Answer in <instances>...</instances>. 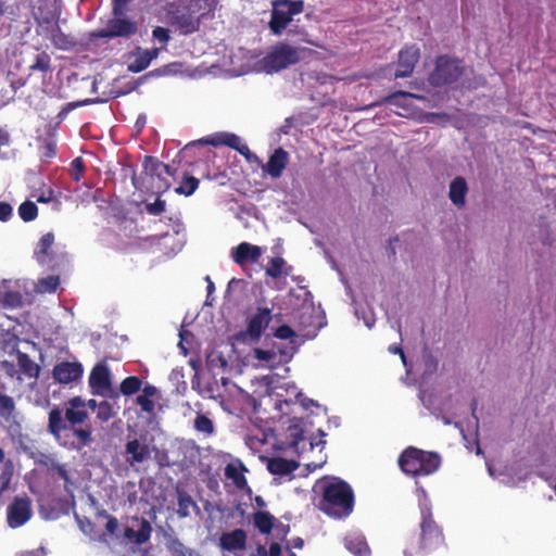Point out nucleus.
<instances>
[{"instance_id":"f3484780","label":"nucleus","mask_w":556,"mask_h":556,"mask_svg":"<svg viewBox=\"0 0 556 556\" xmlns=\"http://www.w3.org/2000/svg\"><path fill=\"white\" fill-rule=\"evenodd\" d=\"M271 311L269 308H258L257 312L252 316L248 326V333L257 339L261 337L262 332L267 328L271 315Z\"/></svg>"},{"instance_id":"3c124183","label":"nucleus","mask_w":556,"mask_h":556,"mask_svg":"<svg viewBox=\"0 0 556 556\" xmlns=\"http://www.w3.org/2000/svg\"><path fill=\"white\" fill-rule=\"evenodd\" d=\"M68 404H70L68 408H71V409H84V407L86 405L85 402L79 396L73 397Z\"/></svg>"},{"instance_id":"2f4dec72","label":"nucleus","mask_w":556,"mask_h":556,"mask_svg":"<svg viewBox=\"0 0 556 556\" xmlns=\"http://www.w3.org/2000/svg\"><path fill=\"white\" fill-rule=\"evenodd\" d=\"M60 283L58 276H48L41 278L36 283V291L39 293H52L56 290Z\"/></svg>"},{"instance_id":"ea45409f","label":"nucleus","mask_w":556,"mask_h":556,"mask_svg":"<svg viewBox=\"0 0 556 556\" xmlns=\"http://www.w3.org/2000/svg\"><path fill=\"white\" fill-rule=\"evenodd\" d=\"M114 415H115V412L110 403H108L105 401L99 403L98 410H97V417L100 420L108 421L109 419L114 417Z\"/></svg>"},{"instance_id":"9d476101","label":"nucleus","mask_w":556,"mask_h":556,"mask_svg":"<svg viewBox=\"0 0 556 556\" xmlns=\"http://www.w3.org/2000/svg\"><path fill=\"white\" fill-rule=\"evenodd\" d=\"M199 142L213 147L227 146L236 149L243 155L249 152V148L245 144H241V139L238 136L229 132L215 134L211 137L201 139Z\"/></svg>"},{"instance_id":"13d9d810","label":"nucleus","mask_w":556,"mask_h":556,"mask_svg":"<svg viewBox=\"0 0 556 556\" xmlns=\"http://www.w3.org/2000/svg\"><path fill=\"white\" fill-rule=\"evenodd\" d=\"M155 170H157V175L159 176L163 172L166 173L167 175H174V173L172 172V169H170V167L168 165L161 164V163L156 165Z\"/></svg>"},{"instance_id":"5fc2aeb1","label":"nucleus","mask_w":556,"mask_h":556,"mask_svg":"<svg viewBox=\"0 0 556 556\" xmlns=\"http://www.w3.org/2000/svg\"><path fill=\"white\" fill-rule=\"evenodd\" d=\"M389 351H390L391 353H393V354H399V355L401 356L402 363H403L404 365H406V356H405V354H404V352H403L402 348L396 346V345H390V346H389Z\"/></svg>"},{"instance_id":"1a4fd4ad","label":"nucleus","mask_w":556,"mask_h":556,"mask_svg":"<svg viewBox=\"0 0 556 556\" xmlns=\"http://www.w3.org/2000/svg\"><path fill=\"white\" fill-rule=\"evenodd\" d=\"M218 546L224 551L238 555L245 549L247 533L242 529H235L220 535Z\"/></svg>"},{"instance_id":"39448f33","label":"nucleus","mask_w":556,"mask_h":556,"mask_svg":"<svg viewBox=\"0 0 556 556\" xmlns=\"http://www.w3.org/2000/svg\"><path fill=\"white\" fill-rule=\"evenodd\" d=\"M464 75V67L446 56H440L437 60L435 70L429 77L432 86H444L457 81Z\"/></svg>"},{"instance_id":"72a5a7b5","label":"nucleus","mask_w":556,"mask_h":556,"mask_svg":"<svg viewBox=\"0 0 556 556\" xmlns=\"http://www.w3.org/2000/svg\"><path fill=\"white\" fill-rule=\"evenodd\" d=\"M142 381L135 376L127 377L121 383V392L124 395H132L141 389Z\"/></svg>"},{"instance_id":"cd10ccee","label":"nucleus","mask_w":556,"mask_h":556,"mask_svg":"<svg viewBox=\"0 0 556 556\" xmlns=\"http://www.w3.org/2000/svg\"><path fill=\"white\" fill-rule=\"evenodd\" d=\"M43 464L48 468V470L56 472L64 480V482H65L64 488L68 492L70 485L72 484V482H71V479H70V476H68V472H67L65 466L59 464L55 459L50 458V457L47 458L43 462Z\"/></svg>"},{"instance_id":"a19ab883","label":"nucleus","mask_w":556,"mask_h":556,"mask_svg":"<svg viewBox=\"0 0 556 556\" xmlns=\"http://www.w3.org/2000/svg\"><path fill=\"white\" fill-rule=\"evenodd\" d=\"M136 402L141 407L142 412H146L150 415L154 414L155 403L153 399L138 395Z\"/></svg>"},{"instance_id":"ddd939ff","label":"nucleus","mask_w":556,"mask_h":556,"mask_svg":"<svg viewBox=\"0 0 556 556\" xmlns=\"http://www.w3.org/2000/svg\"><path fill=\"white\" fill-rule=\"evenodd\" d=\"M469 191L466 179L462 176L455 177L448 186V199L458 210L466 206V197Z\"/></svg>"},{"instance_id":"c9c22d12","label":"nucleus","mask_w":556,"mask_h":556,"mask_svg":"<svg viewBox=\"0 0 556 556\" xmlns=\"http://www.w3.org/2000/svg\"><path fill=\"white\" fill-rule=\"evenodd\" d=\"M38 208L36 204L31 201H26L22 203L18 207V214L21 218L25 222H30L36 218Z\"/></svg>"},{"instance_id":"052dcab7","label":"nucleus","mask_w":556,"mask_h":556,"mask_svg":"<svg viewBox=\"0 0 556 556\" xmlns=\"http://www.w3.org/2000/svg\"><path fill=\"white\" fill-rule=\"evenodd\" d=\"M72 167L77 170V172H81L83 170V161L80 157H77L75 159L73 162H72Z\"/></svg>"},{"instance_id":"f704fd0d","label":"nucleus","mask_w":556,"mask_h":556,"mask_svg":"<svg viewBox=\"0 0 556 556\" xmlns=\"http://www.w3.org/2000/svg\"><path fill=\"white\" fill-rule=\"evenodd\" d=\"M198 186L199 180L195 177L185 175L181 185L177 187L175 191L179 194L191 195L197 190Z\"/></svg>"},{"instance_id":"393cba45","label":"nucleus","mask_w":556,"mask_h":556,"mask_svg":"<svg viewBox=\"0 0 556 556\" xmlns=\"http://www.w3.org/2000/svg\"><path fill=\"white\" fill-rule=\"evenodd\" d=\"M17 363L22 371L30 378L39 376L40 367L27 354L18 353Z\"/></svg>"},{"instance_id":"dca6fc26","label":"nucleus","mask_w":556,"mask_h":556,"mask_svg":"<svg viewBox=\"0 0 556 556\" xmlns=\"http://www.w3.org/2000/svg\"><path fill=\"white\" fill-rule=\"evenodd\" d=\"M288 161V152L282 148L276 149L266 165L263 166V170L268 173L273 178H279L286 168Z\"/></svg>"},{"instance_id":"20e7f679","label":"nucleus","mask_w":556,"mask_h":556,"mask_svg":"<svg viewBox=\"0 0 556 556\" xmlns=\"http://www.w3.org/2000/svg\"><path fill=\"white\" fill-rule=\"evenodd\" d=\"M304 9L303 1L276 0L273 2L269 27L275 35H280L292 21V16L300 14Z\"/></svg>"},{"instance_id":"4be33fe9","label":"nucleus","mask_w":556,"mask_h":556,"mask_svg":"<svg viewBox=\"0 0 556 556\" xmlns=\"http://www.w3.org/2000/svg\"><path fill=\"white\" fill-rule=\"evenodd\" d=\"M267 468L273 475H288L298 468V464L285 458H273L268 462Z\"/></svg>"},{"instance_id":"864d4df0","label":"nucleus","mask_w":556,"mask_h":556,"mask_svg":"<svg viewBox=\"0 0 556 556\" xmlns=\"http://www.w3.org/2000/svg\"><path fill=\"white\" fill-rule=\"evenodd\" d=\"M48 63L42 59H37L36 63H34L30 66V70H39V71H47L48 70Z\"/></svg>"},{"instance_id":"e433bc0d","label":"nucleus","mask_w":556,"mask_h":556,"mask_svg":"<svg viewBox=\"0 0 556 556\" xmlns=\"http://www.w3.org/2000/svg\"><path fill=\"white\" fill-rule=\"evenodd\" d=\"M285 260L282 257H274L270 260L266 274L271 278H279L283 275Z\"/></svg>"},{"instance_id":"412c9836","label":"nucleus","mask_w":556,"mask_h":556,"mask_svg":"<svg viewBox=\"0 0 556 556\" xmlns=\"http://www.w3.org/2000/svg\"><path fill=\"white\" fill-rule=\"evenodd\" d=\"M442 541L440 531L433 526L431 521H424L421 525V544L424 547H429L432 544H438Z\"/></svg>"},{"instance_id":"4c0bfd02","label":"nucleus","mask_w":556,"mask_h":556,"mask_svg":"<svg viewBox=\"0 0 556 556\" xmlns=\"http://www.w3.org/2000/svg\"><path fill=\"white\" fill-rule=\"evenodd\" d=\"M14 409V400L9 395L0 393V415L4 418H10Z\"/></svg>"},{"instance_id":"a878e982","label":"nucleus","mask_w":556,"mask_h":556,"mask_svg":"<svg viewBox=\"0 0 556 556\" xmlns=\"http://www.w3.org/2000/svg\"><path fill=\"white\" fill-rule=\"evenodd\" d=\"M49 431L54 435L59 437L61 431L66 428L65 422L62 418V413L59 408H53L49 413V424H48Z\"/></svg>"},{"instance_id":"7ed1b4c3","label":"nucleus","mask_w":556,"mask_h":556,"mask_svg":"<svg viewBox=\"0 0 556 556\" xmlns=\"http://www.w3.org/2000/svg\"><path fill=\"white\" fill-rule=\"evenodd\" d=\"M307 52L311 51L306 48H293L285 43L278 45L258 62L257 71L268 74L279 72L298 63Z\"/></svg>"},{"instance_id":"4468645a","label":"nucleus","mask_w":556,"mask_h":556,"mask_svg":"<svg viewBox=\"0 0 556 556\" xmlns=\"http://www.w3.org/2000/svg\"><path fill=\"white\" fill-rule=\"evenodd\" d=\"M137 31L134 22L122 18H114L109 22L106 28L101 33L102 37H128Z\"/></svg>"},{"instance_id":"0eeeda50","label":"nucleus","mask_w":556,"mask_h":556,"mask_svg":"<svg viewBox=\"0 0 556 556\" xmlns=\"http://www.w3.org/2000/svg\"><path fill=\"white\" fill-rule=\"evenodd\" d=\"M33 515L31 503L27 497H15L7 508V519L11 528L26 523Z\"/></svg>"},{"instance_id":"6e6d98bb","label":"nucleus","mask_w":556,"mask_h":556,"mask_svg":"<svg viewBox=\"0 0 556 556\" xmlns=\"http://www.w3.org/2000/svg\"><path fill=\"white\" fill-rule=\"evenodd\" d=\"M136 535H137V534H136V528H135V526H134V525H132V526H130V527H127V528L125 529V536H126L128 540L134 541V542H136V543H137V536H136Z\"/></svg>"},{"instance_id":"79ce46f5","label":"nucleus","mask_w":556,"mask_h":556,"mask_svg":"<svg viewBox=\"0 0 556 556\" xmlns=\"http://www.w3.org/2000/svg\"><path fill=\"white\" fill-rule=\"evenodd\" d=\"M167 548L170 552L172 556H180L185 552V549H187V546H185L177 539H170L167 543Z\"/></svg>"},{"instance_id":"473e14b6","label":"nucleus","mask_w":556,"mask_h":556,"mask_svg":"<svg viewBox=\"0 0 556 556\" xmlns=\"http://www.w3.org/2000/svg\"><path fill=\"white\" fill-rule=\"evenodd\" d=\"M346 547L356 556H368L370 553L367 543L359 538L349 539L346 541Z\"/></svg>"},{"instance_id":"de8ad7c7","label":"nucleus","mask_w":556,"mask_h":556,"mask_svg":"<svg viewBox=\"0 0 556 556\" xmlns=\"http://www.w3.org/2000/svg\"><path fill=\"white\" fill-rule=\"evenodd\" d=\"M4 301L11 306H18L22 303V296L17 292H8Z\"/></svg>"},{"instance_id":"c85d7f7f","label":"nucleus","mask_w":556,"mask_h":556,"mask_svg":"<svg viewBox=\"0 0 556 556\" xmlns=\"http://www.w3.org/2000/svg\"><path fill=\"white\" fill-rule=\"evenodd\" d=\"M193 427L198 432H201L206 437H210L215 432V426L213 420L203 414L197 415L193 421Z\"/></svg>"},{"instance_id":"680f3d73","label":"nucleus","mask_w":556,"mask_h":556,"mask_svg":"<svg viewBox=\"0 0 556 556\" xmlns=\"http://www.w3.org/2000/svg\"><path fill=\"white\" fill-rule=\"evenodd\" d=\"M180 556H199L193 549L187 547Z\"/></svg>"},{"instance_id":"e2e57ef3","label":"nucleus","mask_w":556,"mask_h":556,"mask_svg":"<svg viewBox=\"0 0 556 556\" xmlns=\"http://www.w3.org/2000/svg\"><path fill=\"white\" fill-rule=\"evenodd\" d=\"M205 280H206V281H207V283H208V285H207V292H208V293L213 292V290H214V283L212 282L211 278L207 276V277L205 278Z\"/></svg>"},{"instance_id":"7c9ffc66","label":"nucleus","mask_w":556,"mask_h":556,"mask_svg":"<svg viewBox=\"0 0 556 556\" xmlns=\"http://www.w3.org/2000/svg\"><path fill=\"white\" fill-rule=\"evenodd\" d=\"M253 353L255 358L262 363V366L273 368L277 364V354L275 351L255 348Z\"/></svg>"},{"instance_id":"f257e3e1","label":"nucleus","mask_w":556,"mask_h":556,"mask_svg":"<svg viewBox=\"0 0 556 556\" xmlns=\"http://www.w3.org/2000/svg\"><path fill=\"white\" fill-rule=\"evenodd\" d=\"M353 501L354 496L350 485L342 480H332L323 486V500L319 503V508L331 517L342 518L352 511Z\"/></svg>"},{"instance_id":"8fccbe9b","label":"nucleus","mask_w":556,"mask_h":556,"mask_svg":"<svg viewBox=\"0 0 556 556\" xmlns=\"http://www.w3.org/2000/svg\"><path fill=\"white\" fill-rule=\"evenodd\" d=\"M130 0H114V8H113V12L114 14L117 16V15H121L126 7V4L129 2Z\"/></svg>"},{"instance_id":"0e129e2a","label":"nucleus","mask_w":556,"mask_h":556,"mask_svg":"<svg viewBox=\"0 0 556 556\" xmlns=\"http://www.w3.org/2000/svg\"><path fill=\"white\" fill-rule=\"evenodd\" d=\"M87 405H88L91 409H96V408L98 409V405H99V404L97 403V401H96V400H89V401H88V403H87Z\"/></svg>"},{"instance_id":"c756f323","label":"nucleus","mask_w":556,"mask_h":556,"mask_svg":"<svg viewBox=\"0 0 556 556\" xmlns=\"http://www.w3.org/2000/svg\"><path fill=\"white\" fill-rule=\"evenodd\" d=\"M197 508L192 497L185 492L178 493V509L177 514L181 518H186L190 515L191 509Z\"/></svg>"},{"instance_id":"338daca9","label":"nucleus","mask_w":556,"mask_h":556,"mask_svg":"<svg viewBox=\"0 0 556 556\" xmlns=\"http://www.w3.org/2000/svg\"><path fill=\"white\" fill-rule=\"evenodd\" d=\"M488 472L491 477L495 478L496 473L492 466H488Z\"/></svg>"},{"instance_id":"c03bdc74","label":"nucleus","mask_w":556,"mask_h":556,"mask_svg":"<svg viewBox=\"0 0 556 556\" xmlns=\"http://www.w3.org/2000/svg\"><path fill=\"white\" fill-rule=\"evenodd\" d=\"M74 434L79 439V441L86 445L91 441V430L90 429H75Z\"/></svg>"},{"instance_id":"a18cd8bd","label":"nucleus","mask_w":556,"mask_h":556,"mask_svg":"<svg viewBox=\"0 0 556 556\" xmlns=\"http://www.w3.org/2000/svg\"><path fill=\"white\" fill-rule=\"evenodd\" d=\"M147 210L149 213L157 215L165 210V202L161 200H156L154 203L148 204Z\"/></svg>"},{"instance_id":"69168bd1","label":"nucleus","mask_w":556,"mask_h":556,"mask_svg":"<svg viewBox=\"0 0 556 556\" xmlns=\"http://www.w3.org/2000/svg\"><path fill=\"white\" fill-rule=\"evenodd\" d=\"M255 502H256L257 506H260V507L265 506V502L261 496H256Z\"/></svg>"},{"instance_id":"58836bf2","label":"nucleus","mask_w":556,"mask_h":556,"mask_svg":"<svg viewBox=\"0 0 556 556\" xmlns=\"http://www.w3.org/2000/svg\"><path fill=\"white\" fill-rule=\"evenodd\" d=\"M88 414L85 409H71L66 408L65 410V419L72 425H80L85 422Z\"/></svg>"},{"instance_id":"774afa93","label":"nucleus","mask_w":556,"mask_h":556,"mask_svg":"<svg viewBox=\"0 0 556 556\" xmlns=\"http://www.w3.org/2000/svg\"><path fill=\"white\" fill-rule=\"evenodd\" d=\"M169 188V184H164L163 186H159L157 189L161 190L163 189L164 191L167 190Z\"/></svg>"},{"instance_id":"a211bd4d","label":"nucleus","mask_w":556,"mask_h":556,"mask_svg":"<svg viewBox=\"0 0 556 556\" xmlns=\"http://www.w3.org/2000/svg\"><path fill=\"white\" fill-rule=\"evenodd\" d=\"M159 53V48H153L150 50L137 48V50L134 52L135 60L128 66L129 71L132 73L144 71L150 65L151 61L157 58Z\"/></svg>"},{"instance_id":"49530a36","label":"nucleus","mask_w":556,"mask_h":556,"mask_svg":"<svg viewBox=\"0 0 556 556\" xmlns=\"http://www.w3.org/2000/svg\"><path fill=\"white\" fill-rule=\"evenodd\" d=\"M13 208L12 206L7 202H0V220L5 222L8 220L12 215Z\"/></svg>"},{"instance_id":"09e8293b","label":"nucleus","mask_w":556,"mask_h":556,"mask_svg":"<svg viewBox=\"0 0 556 556\" xmlns=\"http://www.w3.org/2000/svg\"><path fill=\"white\" fill-rule=\"evenodd\" d=\"M276 337L279 338V339H289L291 337L294 336V332L293 330L288 327V326H280L277 330H276Z\"/></svg>"},{"instance_id":"aec40b11","label":"nucleus","mask_w":556,"mask_h":556,"mask_svg":"<svg viewBox=\"0 0 556 556\" xmlns=\"http://www.w3.org/2000/svg\"><path fill=\"white\" fill-rule=\"evenodd\" d=\"M245 468L241 463H230L225 468V476L227 479L232 480L233 484L238 489H244L247 486V479L243 475Z\"/></svg>"},{"instance_id":"5701e85b","label":"nucleus","mask_w":556,"mask_h":556,"mask_svg":"<svg viewBox=\"0 0 556 556\" xmlns=\"http://www.w3.org/2000/svg\"><path fill=\"white\" fill-rule=\"evenodd\" d=\"M275 517L267 511H257L254 514V526L264 534H268L275 522Z\"/></svg>"},{"instance_id":"37998d69","label":"nucleus","mask_w":556,"mask_h":556,"mask_svg":"<svg viewBox=\"0 0 556 556\" xmlns=\"http://www.w3.org/2000/svg\"><path fill=\"white\" fill-rule=\"evenodd\" d=\"M153 37L161 41L166 43L169 40V31L166 28L163 27H155L152 31Z\"/></svg>"},{"instance_id":"f8f14e48","label":"nucleus","mask_w":556,"mask_h":556,"mask_svg":"<svg viewBox=\"0 0 556 556\" xmlns=\"http://www.w3.org/2000/svg\"><path fill=\"white\" fill-rule=\"evenodd\" d=\"M263 251L260 247L248 242H242L232 249V260L240 266H244L248 262H256L262 256Z\"/></svg>"},{"instance_id":"6e6552de","label":"nucleus","mask_w":556,"mask_h":556,"mask_svg":"<svg viewBox=\"0 0 556 556\" xmlns=\"http://www.w3.org/2000/svg\"><path fill=\"white\" fill-rule=\"evenodd\" d=\"M420 51L416 46L407 47L400 51L395 78L409 77L419 61Z\"/></svg>"},{"instance_id":"6ab92c4d","label":"nucleus","mask_w":556,"mask_h":556,"mask_svg":"<svg viewBox=\"0 0 556 556\" xmlns=\"http://www.w3.org/2000/svg\"><path fill=\"white\" fill-rule=\"evenodd\" d=\"M53 243H54L53 233L48 232L41 237V239L38 242L37 250H36V256L40 263L46 264L51 260Z\"/></svg>"},{"instance_id":"603ef678","label":"nucleus","mask_w":556,"mask_h":556,"mask_svg":"<svg viewBox=\"0 0 556 556\" xmlns=\"http://www.w3.org/2000/svg\"><path fill=\"white\" fill-rule=\"evenodd\" d=\"M157 394V389L154 386H147L143 388L140 395L153 399Z\"/></svg>"},{"instance_id":"423d86ee","label":"nucleus","mask_w":556,"mask_h":556,"mask_svg":"<svg viewBox=\"0 0 556 556\" xmlns=\"http://www.w3.org/2000/svg\"><path fill=\"white\" fill-rule=\"evenodd\" d=\"M147 438L141 435L127 441L125 445V459L130 467H136L151 458L152 451Z\"/></svg>"},{"instance_id":"2eb2a0df","label":"nucleus","mask_w":556,"mask_h":556,"mask_svg":"<svg viewBox=\"0 0 556 556\" xmlns=\"http://www.w3.org/2000/svg\"><path fill=\"white\" fill-rule=\"evenodd\" d=\"M83 374V367L78 363L64 362L53 368V377L60 383H70L77 380Z\"/></svg>"},{"instance_id":"bb28decb","label":"nucleus","mask_w":556,"mask_h":556,"mask_svg":"<svg viewBox=\"0 0 556 556\" xmlns=\"http://www.w3.org/2000/svg\"><path fill=\"white\" fill-rule=\"evenodd\" d=\"M134 526L136 528L137 544L146 543L151 535L152 527L150 522L143 518L134 519Z\"/></svg>"},{"instance_id":"f03ea898","label":"nucleus","mask_w":556,"mask_h":556,"mask_svg":"<svg viewBox=\"0 0 556 556\" xmlns=\"http://www.w3.org/2000/svg\"><path fill=\"white\" fill-rule=\"evenodd\" d=\"M440 464L441 458L438 454L416 447L406 448L399 458L401 469L412 476L430 475L439 468Z\"/></svg>"},{"instance_id":"4d7b16f0","label":"nucleus","mask_w":556,"mask_h":556,"mask_svg":"<svg viewBox=\"0 0 556 556\" xmlns=\"http://www.w3.org/2000/svg\"><path fill=\"white\" fill-rule=\"evenodd\" d=\"M106 531L111 534L115 533V531L117 530L118 528V522L115 518H111L108 522H106Z\"/></svg>"},{"instance_id":"bf43d9fd","label":"nucleus","mask_w":556,"mask_h":556,"mask_svg":"<svg viewBox=\"0 0 556 556\" xmlns=\"http://www.w3.org/2000/svg\"><path fill=\"white\" fill-rule=\"evenodd\" d=\"M281 547L278 543H271L269 546V556H280Z\"/></svg>"},{"instance_id":"9b49d317","label":"nucleus","mask_w":556,"mask_h":556,"mask_svg":"<svg viewBox=\"0 0 556 556\" xmlns=\"http://www.w3.org/2000/svg\"><path fill=\"white\" fill-rule=\"evenodd\" d=\"M89 384L94 394L103 395L110 390L111 380L109 368L103 364H98L91 370Z\"/></svg>"},{"instance_id":"b1692460","label":"nucleus","mask_w":556,"mask_h":556,"mask_svg":"<svg viewBox=\"0 0 556 556\" xmlns=\"http://www.w3.org/2000/svg\"><path fill=\"white\" fill-rule=\"evenodd\" d=\"M408 99H424L421 96H417L410 92L397 91L392 93L391 96L383 99V102L389 103L391 105L400 106L406 109L408 104Z\"/></svg>"}]
</instances>
